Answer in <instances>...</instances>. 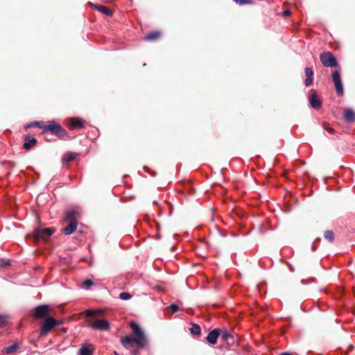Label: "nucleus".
Here are the masks:
<instances>
[{"label":"nucleus","mask_w":355,"mask_h":355,"mask_svg":"<svg viewBox=\"0 0 355 355\" xmlns=\"http://www.w3.org/2000/svg\"><path fill=\"white\" fill-rule=\"evenodd\" d=\"M129 325L132 330V334L131 336L122 337L121 338V343L126 349H129L133 345H135L136 347L131 352V355H139V351L148 346V341L144 331L138 324L134 321H131Z\"/></svg>","instance_id":"1"},{"label":"nucleus","mask_w":355,"mask_h":355,"mask_svg":"<svg viewBox=\"0 0 355 355\" xmlns=\"http://www.w3.org/2000/svg\"><path fill=\"white\" fill-rule=\"evenodd\" d=\"M44 128V134L50 132L51 134L58 137L60 139H65L69 137V134L67 130L55 121H47L45 124V127Z\"/></svg>","instance_id":"2"},{"label":"nucleus","mask_w":355,"mask_h":355,"mask_svg":"<svg viewBox=\"0 0 355 355\" xmlns=\"http://www.w3.org/2000/svg\"><path fill=\"white\" fill-rule=\"evenodd\" d=\"M61 324H62V320H56L51 316L46 318L41 327L40 335L46 336L55 327Z\"/></svg>","instance_id":"3"},{"label":"nucleus","mask_w":355,"mask_h":355,"mask_svg":"<svg viewBox=\"0 0 355 355\" xmlns=\"http://www.w3.org/2000/svg\"><path fill=\"white\" fill-rule=\"evenodd\" d=\"M53 312V308L48 304H41L36 306L33 310V316L35 319H43L49 315Z\"/></svg>","instance_id":"4"},{"label":"nucleus","mask_w":355,"mask_h":355,"mask_svg":"<svg viewBox=\"0 0 355 355\" xmlns=\"http://www.w3.org/2000/svg\"><path fill=\"white\" fill-rule=\"evenodd\" d=\"M320 59L325 67H337L338 66V62L332 53L329 51L322 52L320 55Z\"/></svg>","instance_id":"5"},{"label":"nucleus","mask_w":355,"mask_h":355,"mask_svg":"<svg viewBox=\"0 0 355 355\" xmlns=\"http://www.w3.org/2000/svg\"><path fill=\"white\" fill-rule=\"evenodd\" d=\"M54 232L52 228L35 229L33 232V238L35 242H38L40 239H48Z\"/></svg>","instance_id":"6"},{"label":"nucleus","mask_w":355,"mask_h":355,"mask_svg":"<svg viewBox=\"0 0 355 355\" xmlns=\"http://www.w3.org/2000/svg\"><path fill=\"white\" fill-rule=\"evenodd\" d=\"M89 325L95 330H108L110 329V322L106 320H87Z\"/></svg>","instance_id":"7"},{"label":"nucleus","mask_w":355,"mask_h":355,"mask_svg":"<svg viewBox=\"0 0 355 355\" xmlns=\"http://www.w3.org/2000/svg\"><path fill=\"white\" fill-rule=\"evenodd\" d=\"M332 80L335 85V89L336 91V93L338 96H341L343 94V84L341 81V76L339 70H335L332 73Z\"/></svg>","instance_id":"8"},{"label":"nucleus","mask_w":355,"mask_h":355,"mask_svg":"<svg viewBox=\"0 0 355 355\" xmlns=\"http://www.w3.org/2000/svg\"><path fill=\"white\" fill-rule=\"evenodd\" d=\"M309 101L312 108L318 110L322 107V101L314 91L309 97Z\"/></svg>","instance_id":"9"},{"label":"nucleus","mask_w":355,"mask_h":355,"mask_svg":"<svg viewBox=\"0 0 355 355\" xmlns=\"http://www.w3.org/2000/svg\"><path fill=\"white\" fill-rule=\"evenodd\" d=\"M220 334V329H214L211 330L206 337V340L210 345H215L217 343L218 338Z\"/></svg>","instance_id":"10"},{"label":"nucleus","mask_w":355,"mask_h":355,"mask_svg":"<svg viewBox=\"0 0 355 355\" xmlns=\"http://www.w3.org/2000/svg\"><path fill=\"white\" fill-rule=\"evenodd\" d=\"M24 143L23 144V148L29 150L37 144V141L35 137H31L30 135L24 136Z\"/></svg>","instance_id":"11"},{"label":"nucleus","mask_w":355,"mask_h":355,"mask_svg":"<svg viewBox=\"0 0 355 355\" xmlns=\"http://www.w3.org/2000/svg\"><path fill=\"white\" fill-rule=\"evenodd\" d=\"M80 214L78 211L73 209L67 210L65 212L64 220L68 222H78V219L80 218Z\"/></svg>","instance_id":"12"},{"label":"nucleus","mask_w":355,"mask_h":355,"mask_svg":"<svg viewBox=\"0 0 355 355\" xmlns=\"http://www.w3.org/2000/svg\"><path fill=\"white\" fill-rule=\"evenodd\" d=\"M83 120L78 117H73L70 119V122L69 123V128L70 129H76V128H83Z\"/></svg>","instance_id":"13"},{"label":"nucleus","mask_w":355,"mask_h":355,"mask_svg":"<svg viewBox=\"0 0 355 355\" xmlns=\"http://www.w3.org/2000/svg\"><path fill=\"white\" fill-rule=\"evenodd\" d=\"M88 4L92 8L96 9L97 10H98L99 12L103 13L104 15H105L107 16H111L113 13L112 10L106 6H104L102 5H96V4L92 3V2H88Z\"/></svg>","instance_id":"14"},{"label":"nucleus","mask_w":355,"mask_h":355,"mask_svg":"<svg viewBox=\"0 0 355 355\" xmlns=\"http://www.w3.org/2000/svg\"><path fill=\"white\" fill-rule=\"evenodd\" d=\"M94 347L92 344L83 345L78 352V355H92Z\"/></svg>","instance_id":"15"},{"label":"nucleus","mask_w":355,"mask_h":355,"mask_svg":"<svg viewBox=\"0 0 355 355\" xmlns=\"http://www.w3.org/2000/svg\"><path fill=\"white\" fill-rule=\"evenodd\" d=\"M343 118L347 123H353L355 121V112L351 108L344 110Z\"/></svg>","instance_id":"16"},{"label":"nucleus","mask_w":355,"mask_h":355,"mask_svg":"<svg viewBox=\"0 0 355 355\" xmlns=\"http://www.w3.org/2000/svg\"><path fill=\"white\" fill-rule=\"evenodd\" d=\"M162 35V33L159 31H154L148 33L144 37V40L146 41L154 42L158 40Z\"/></svg>","instance_id":"17"},{"label":"nucleus","mask_w":355,"mask_h":355,"mask_svg":"<svg viewBox=\"0 0 355 355\" xmlns=\"http://www.w3.org/2000/svg\"><path fill=\"white\" fill-rule=\"evenodd\" d=\"M69 225L64 228L62 229L61 232L65 235H70L73 233L76 229L78 225V222H69Z\"/></svg>","instance_id":"18"},{"label":"nucleus","mask_w":355,"mask_h":355,"mask_svg":"<svg viewBox=\"0 0 355 355\" xmlns=\"http://www.w3.org/2000/svg\"><path fill=\"white\" fill-rule=\"evenodd\" d=\"M304 71L306 76L304 84L306 86H309L313 83V71L310 67H305Z\"/></svg>","instance_id":"19"},{"label":"nucleus","mask_w":355,"mask_h":355,"mask_svg":"<svg viewBox=\"0 0 355 355\" xmlns=\"http://www.w3.org/2000/svg\"><path fill=\"white\" fill-rule=\"evenodd\" d=\"M77 155L78 154L76 153L67 152L62 157V162L64 164L69 165L76 158Z\"/></svg>","instance_id":"20"},{"label":"nucleus","mask_w":355,"mask_h":355,"mask_svg":"<svg viewBox=\"0 0 355 355\" xmlns=\"http://www.w3.org/2000/svg\"><path fill=\"white\" fill-rule=\"evenodd\" d=\"M18 348H19V345L17 343H15L7 347L3 348L2 352L5 354H13L15 352H17Z\"/></svg>","instance_id":"21"},{"label":"nucleus","mask_w":355,"mask_h":355,"mask_svg":"<svg viewBox=\"0 0 355 355\" xmlns=\"http://www.w3.org/2000/svg\"><path fill=\"white\" fill-rule=\"evenodd\" d=\"M45 124L44 122L42 121H33L31 122V123L28 124L26 127V128H31V127H37L40 129L42 130V134H44V128L45 127Z\"/></svg>","instance_id":"22"},{"label":"nucleus","mask_w":355,"mask_h":355,"mask_svg":"<svg viewBox=\"0 0 355 355\" xmlns=\"http://www.w3.org/2000/svg\"><path fill=\"white\" fill-rule=\"evenodd\" d=\"M221 338L225 341H229L230 340H233L232 335L228 332L227 330L220 329V334Z\"/></svg>","instance_id":"23"},{"label":"nucleus","mask_w":355,"mask_h":355,"mask_svg":"<svg viewBox=\"0 0 355 355\" xmlns=\"http://www.w3.org/2000/svg\"><path fill=\"white\" fill-rule=\"evenodd\" d=\"M189 331L191 334L195 336H199L201 333V328L200 325L197 324H192L191 327L189 328Z\"/></svg>","instance_id":"24"},{"label":"nucleus","mask_w":355,"mask_h":355,"mask_svg":"<svg viewBox=\"0 0 355 355\" xmlns=\"http://www.w3.org/2000/svg\"><path fill=\"white\" fill-rule=\"evenodd\" d=\"M324 238L329 242H333L334 240V233L332 230H327L324 232Z\"/></svg>","instance_id":"25"},{"label":"nucleus","mask_w":355,"mask_h":355,"mask_svg":"<svg viewBox=\"0 0 355 355\" xmlns=\"http://www.w3.org/2000/svg\"><path fill=\"white\" fill-rule=\"evenodd\" d=\"M8 316L7 315L0 314V326L4 327L8 323Z\"/></svg>","instance_id":"26"},{"label":"nucleus","mask_w":355,"mask_h":355,"mask_svg":"<svg viewBox=\"0 0 355 355\" xmlns=\"http://www.w3.org/2000/svg\"><path fill=\"white\" fill-rule=\"evenodd\" d=\"M120 299L123 300H127L132 297V295L129 293L122 292L119 294Z\"/></svg>","instance_id":"27"},{"label":"nucleus","mask_w":355,"mask_h":355,"mask_svg":"<svg viewBox=\"0 0 355 355\" xmlns=\"http://www.w3.org/2000/svg\"><path fill=\"white\" fill-rule=\"evenodd\" d=\"M94 284L93 282L90 279H85L83 282V287L86 288V289H89L90 288L91 286H92Z\"/></svg>","instance_id":"28"},{"label":"nucleus","mask_w":355,"mask_h":355,"mask_svg":"<svg viewBox=\"0 0 355 355\" xmlns=\"http://www.w3.org/2000/svg\"><path fill=\"white\" fill-rule=\"evenodd\" d=\"M95 312L93 310L87 309L85 311L84 314L87 317H92L94 316Z\"/></svg>","instance_id":"29"},{"label":"nucleus","mask_w":355,"mask_h":355,"mask_svg":"<svg viewBox=\"0 0 355 355\" xmlns=\"http://www.w3.org/2000/svg\"><path fill=\"white\" fill-rule=\"evenodd\" d=\"M323 127L327 132H329L330 133H333L334 131V128H332L331 127H329L327 123H323Z\"/></svg>","instance_id":"30"},{"label":"nucleus","mask_w":355,"mask_h":355,"mask_svg":"<svg viewBox=\"0 0 355 355\" xmlns=\"http://www.w3.org/2000/svg\"><path fill=\"white\" fill-rule=\"evenodd\" d=\"M235 1L239 3V5H243L245 3H252L251 0H235Z\"/></svg>","instance_id":"31"},{"label":"nucleus","mask_w":355,"mask_h":355,"mask_svg":"<svg viewBox=\"0 0 355 355\" xmlns=\"http://www.w3.org/2000/svg\"><path fill=\"white\" fill-rule=\"evenodd\" d=\"M168 309H172V311L173 313H175L176 311H178L179 310V307L178 305L175 304H172L169 307Z\"/></svg>","instance_id":"32"},{"label":"nucleus","mask_w":355,"mask_h":355,"mask_svg":"<svg viewBox=\"0 0 355 355\" xmlns=\"http://www.w3.org/2000/svg\"><path fill=\"white\" fill-rule=\"evenodd\" d=\"M282 14L284 17H288L291 15V12L289 10H284Z\"/></svg>","instance_id":"33"},{"label":"nucleus","mask_w":355,"mask_h":355,"mask_svg":"<svg viewBox=\"0 0 355 355\" xmlns=\"http://www.w3.org/2000/svg\"><path fill=\"white\" fill-rule=\"evenodd\" d=\"M10 265V261H2L1 266H8Z\"/></svg>","instance_id":"34"},{"label":"nucleus","mask_w":355,"mask_h":355,"mask_svg":"<svg viewBox=\"0 0 355 355\" xmlns=\"http://www.w3.org/2000/svg\"><path fill=\"white\" fill-rule=\"evenodd\" d=\"M279 355H293L289 352H283V353H281Z\"/></svg>","instance_id":"35"},{"label":"nucleus","mask_w":355,"mask_h":355,"mask_svg":"<svg viewBox=\"0 0 355 355\" xmlns=\"http://www.w3.org/2000/svg\"><path fill=\"white\" fill-rule=\"evenodd\" d=\"M114 355H119V354L116 351L114 352Z\"/></svg>","instance_id":"36"}]
</instances>
